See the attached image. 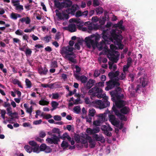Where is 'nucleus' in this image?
Wrapping results in <instances>:
<instances>
[{"instance_id": "f257e3e1", "label": "nucleus", "mask_w": 156, "mask_h": 156, "mask_svg": "<svg viewBox=\"0 0 156 156\" xmlns=\"http://www.w3.org/2000/svg\"><path fill=\"white\" fill-rule=\"evenodd\" d=\"M122 90L121 87H118L115 88L114 90L110 92L112 101L115 102L116 107L118 108H121L126 105V101L122 100L124 95L122 93Z\"/></svg>"}, {"instance_id": "f03ea898", "label": "nucleus", "mask_w": 156, "mask_h": 156, "mask_svg": "<svg viewBox=\"0 0 156 156\" xmlns=\"http://www.w3.org/2000/svg\"><path fill=\"white\" fill-rule=\"evenodd\" d=\"M100 36L98 34H92L85 39V41L86 43V45L89 48L91 47V45L93 48L95 47L99 48V50L101 51L103 48V46L101 44L99 47L98 42L100 38Z\"/></svg>"}, {"instance_id": "7ed1b4c3", "label": "nucleus", "mask_w": 156, "mask_h": 156, "mask_svg": "<svg viewBox=\"0 0 156 156\" xmlns=\"http://www.w3.org/2000/svg\"><path fill=\"white\" fill-rule=\"evenodd\" d=\"M122 32V30H112L110 32L111 40L115 44L118 45L119 48L121 49L123 48V45L121 43L123 38L121 34Z\"/></svg>"}, {"instance_id": "20e7f679", "label": "nucleus", "mask_w": 156, "mask_h": 156, "mask_svg": "<svg viewBox=\"0 0 156 156\" xmlns=\"http://www.w3.org/2000/svg\"><path fill=\"white\" fill-rule=\"evenodd\" d=\"M112 109L114 112L115 115L120 120L124 121H127V117L125 115H126L129 113L130 109L129 107L124 106L121 108L119 111L116 108L115 105H113Z\"/></svg>"}, {"instance_id": "39448f33", "label": "nucleus", "mask_w": 156, "mask_h": 156, "mask_svg": "<svg viewBox=\"0 0 156 156\" xmlns=\"http://www.w3.org/2000/svg\"><path fill=\"white\" fill-rule=\"evenodd\" d=\"M74 48L73 47H71L69 46L66 47H63L61 49L60 53L62 55H65V57L67 58L68 60L73 63L76 62V60L74 59L73 57L70 56L73 55L75 58L76 57V55L73 52Z\"/></svg>"}, {"instance_id": "423d86ee", "label": "nucleus", "mask_w": 156, "mask_h": 156, "mask_svg": "<svg viewBox=\"0 0 156 156\" xmlns=\"http://www.w3.org/2000/svg\"><path fill=\"white\" fill-rule=\"evenodd\" d=\"M110 50L108 51L107 56L110 61L116 63L119 59L118 55H115L118 52L115 51L117 49L116 47L113 44H111L110 46Z\"/></svg>"}, {"instance_id": "0eeeda50", "label": "nucleus", "mask_w": 156, "mask_h": 156, "mask_svg": "<svg viewBox=\"0 0 156 156\" xmlns=\"http://www.w3.org/2000/svg\"><path fill=\"white\" fill-rule=\"evenodd\" d=\"M102 92L103 90L101 88L95 86L89 90L88 93L92 97L97 96L98 98H101L103 97Z\"/></svg>"}, {"instance_id": "6e6552de", "label": "nucleus", "mask_w": 156, "mask_h": 156, "mask_svg": "<svg viewBox=\"0 0 156 156\" xmlns=\"http://www.w3.org/2000/svg\"><path fill=\"white\" fill-rule=\"evenodd\" d=\"M106 83L107 86L105 88V90L107 91L111 90L115 87H116V88L119 87L118 86L120 85L119 83L116 82L113 80H110L106 82Z\"/></svg>"}, {"instance_id": "1a4fd4ad", "label": "nucleus", "mask_w": 156, "mask_h": 156, "mask_svg": "<svg viewBox=\"0 0 156 156\" xmlns=\"http://www.w3.org/2000/svg\"><path fill=\"white\" fill-rule=\"evenodd\" d=\"M55 12L56 16L60 20H65L69 18V15L66 14L65 11H62V12H60L58 10L56 9Z\"/></svg>"}, {"instance_id": "9d476101", "label": "nucleus", "mask_w": 156, "mask_h": 156, "mask_svg": "<svg viewBox=\"0 0 156 156\" xmlns=\"http://www.w3.org/2000/svg\"><path fill=\"white\" fill-rule=\"evenodd\" d=\"M70 21H71L73 22L76 23L77 27L78 29L79 30L80 28L82 27L84 25L87 26L90 23V22H87L84 23L83 22L81 21L80 19L79 18H73L70 20Z\"/></svg>"}, {"instance_id": "9b49d317", "label": "nucleus", "mask_w": 156, "mask_h": 156, "mask_svg": "<svg viewBox=\"0 0 156 156\" xmlns=\"http://www.w3.org/2000/svg\"><path fill=\"white\" fill-rule=\"evenodd\" d=\"M52 136H53L52 138H48L46 139V141L50 144H58V142L60 141L59 137L58 136H56L55 134H52Z\"/></svg>"}, {"instance_id": "f8f14e48", "label": "nucleus", "mask_w": 156, "mask_h": 156, "mask_svg": "<svg viewBox=\"0 0 156 156\" xmlns=\"http://www.w3.org/2000/svg\"><path fill=\"white\" fill-rule=\"evenodd\" d=\"M109 121L115 127L119 126L120 122L119 120H116L115 116L113 115H110L109 116Z\"/></svg>"}, {"instance_id": "ddd939ff", "label": "nucleus", "mask_w": 156, "mask_h": 156, "mask_svg": "<svg viewBox=\"0 0 156 156\" xmlns=\"http://www.w3.org/2000/svg\"><path fill=\"white\" fill-rule=\"evenodd\" d=\"M97 104L99 105V108L100 109H103L109 106L110 102H105L100 100H98L96 102Z\"/></svg>"}, {"instance_id": "4468645a", "label": "nucleus", "mask_w": 156, "mask_h": 156, "mask_svg": "<svg viewBox=\"0 0 156 156\" xmlns=\"http://www.w3.org/2000/svg\"><path fill=\"white\" fill-rule=\"evenodd\" d=\"M123 23V21L122 20H120L119 22L117 23V24H115L113 26V27L114 28H115V30H119L118 29H117L118 28L120 30H125V27L122 26V24ZM112 30H114V29H113Z\"/></svg>"}, {"instance_id": "2eb2a0df", "label": "nucleus", "mask_w": 156, "mask_h": 156, "mask_svg": "<svg viewBox=\"0 0 156 156\" xmlns=\"http://www.w3.org/2000/svg\"><path fill=\"white\" fill-rule=\"evenodd\" d=\"M86 139H87L89 143V146L90 148H93L95 147L96 143L92 139L91 137L88 134H86Z\"/></svg>"}, {"instance_id": "dca6fc26", "label": "nucleus", "mask_w": 156, "mask_h": 156, "mask_svg": "<svg viewBox=\"0 0 156 156\" xmlns=\"http://www.w3.org/2000/svg\"><path fill=\"white\" fill-rule=\"evenodd\" d=\"M2 105L5 108H7L6 110L7 111V114L9 116L12 112L10 104L9 102H4Z\"/></svg>"}, {"instance_id": "f3484780", "label": "nucleus", "mask_w": 156, "mask_h": 156, "mask_svg": "<svg viewBox=\"0 0 156 156\" xmlns=\"http://www.w3.org/2000/svg\"><path fill=\"white\" fill-rule=\"evenodd\" d=\"M112 31V30L110 31V33L111 32V31ZM108 29L106 30H103L102 33V38L105 41H107L108 39H109L110 40V38L111 37V33L110 34V37L109 36V34H108Z\"/></svg>"}, {"instance_id": "a211bd4d", "label": "nucleus", "mask_w": 156, "mask_h": 156, "mask_svg": "<svg viewBox=\"0 0 156 156\" xmlns=\"http://www.w3.org/2000/svg\"><path fill=\"white\" fill-rule=\"evenodd\" d=\"M140 83L141 84L142 86L143 87H145L147 86L148 83V79L146 76L141 77L140 78Z\"/></svg>"}, {"instance_id": "6ab92c4d", "label": "nucleus", "mask_w": 156, "mask_h": 156, "mask_svg": "<svg viewBox=\"0 0 156 156\" xmlns=\"http://www.w3.org/2000/svg\"><path fill=\"white\" fill-rule=\"evenodd\" d=\"M93 138L97 141H99L102 142V140L104 139V137L102 134L99 135L97 134H95L92 136Z\"/></svg>"}, {"instance_id": "aec40b11", "label": "nucleus", "mask_w": 156, "mask_h": 156, "mask_svg": "<svg viewBox=\"0 0 156 156\" xmlns=\"http://www.w3.org/2000/svg\"><path fill=\"white\" fill-rule=\"evenodd\" d=\"M119 72L116 71L115 72H111L109 73L108 75L110 80H113V79L118 76L119 75Z\"/></svg>"}, {"instance_id": "412c9836", "label": "nucleus", "mask_w": 156, "mask_h": 156, "mask_svg": "<svg viewBox=\"0 0 156 156\" xmlns=\"http://www.w3.org/2000/svg\"><path fill=\"white\" fill-rule=\"evenodd\" d=\"M73 4V2L71 1H67L62 2V8H68L71 7Z\"/></svg>"}, {"instance_id": "4be33fe9", "label": "nucleus", "mask_w": 156, "mask_h": 156, "mask_svg": "<svg viewBox=\"0 0 156 156\" xmlns=\"http://www.w3.org/2000/svg\"><path fill=\"white\" fill-rule=\"evenodd\" d=\"M95 81L92 79H90L86 84V88L88 89H90L94 85Z\"/></svg>"}, {"instance_id": "5701e85b", "label": "nucleus", "mask_w": 156, "mask_h": 156, "mask_svg": "<svg viewBox=\"0 0 156 156\" xmlns=\"http://www.w3.org/2000/svg\"><path fill=\"white\" fill-rule=\"evenodd\" d=\"M68 30L71 32H73L76 31V28L75 24H70L68 27Z\"/></svg>"}, {"instance_id": "b1692460", "label": "nucleus", "mask_w": 156, "mask_h": 156, "mask_svg": "<svg viewBox=\"0 0 156 156\" xmlns=\"http://www.w3.org/2000/svg\"><path fill=\"white\" fill-rule=\"evenodd\" d=\"M86 26H88V30L89 31V32L93 30H95L98 29V28L95 27V25L94 24L92 23H91L90 22L88 25H87Z\"/></svg>"}, {"instance_id": "393cba45", "label": "nucleus", "mask_w": 156, "mask_h": 156, "mask_svg": "<svg viewBox=\"0 0 156 156\" xmlns=\"http://www.w3.org/2000/svg\"><path fill=\"white\" fill-rule=\"evenodd\" d=\"M21 17V16L20 14L14 12H12L10 16V18L14 20H16L18 17L20 18Z\"/></svg>"}, {"instance_id": "a878e982", "label": "nucleus", "mask_w": 156, "mask_h": 156, "mask_svg": "<svg viewBox=\"0 0 156 156\" xmlns=\"http://www.w3.org/2000/svg\"><path fill=\"white\" fill-rule=\"evenodd\" d=\"M55 5L59 9H62V2L60 3L58 1L55 0L54 1Z\"/></svg>"}, {"instance_id": "bb28decb", "label": "nucleus", "mask_w": 156, "mask_h": 156, "mask_svg": "<svg viewBox=\"0 0 156 156\" xmlns=\"http://www.w3.org/2000/svg\"><path fill=\"white\" fill-rule=\"evenodd\" d=\"M78 5H73L72 6V7L70 9L71 10V14L74 15L77 9V7Z\"/></svg>"}, {"instance_id": "cd10ccee", "label": "nucleus", "mask_w": 156, "mask_h": 156, "mask_svg": "<svg viewBox=\"0 0 156 156\" xmlns=\"http://www.w3.org/2000/svg\"><path fill=\"white\" fill-rule=\"evenodd\" d=\"M101 129L104 132L107 130H109L110 131H112V129L109 126H107L105 125H102L101 127Z\"/></svg>"}, {"instance_id": "c85d7f7f", "label": "nucleus", "mask_w": 156, "mask_h": 156, "mask_svg": "<svg viewBox=\"0 0 156 156\" xmlns=\"http://www.w3.org/2000/svg\"><path fill=\"white\" fill-rule=\"evenodd\" d=\"M142 75H143L144 77L146 76V74L145 69H142L137 74L138 77Z\"/></svg>"}, {"instance_id": "c756f323", "label": "nucleus", "mask_w": 156, "mask_h": 156, "mask_svg": "<svg viewBox=\"0 0 156 156\" xmlns=\"http://www.w3.org/2000/svg\"><path fill=\"white\" fill-rule=\"evenodd\" d=\"M48 71V69L45 67H44L43 68H42L39 70V73L41 74L46 75Z\"/></svg>"}, {"instance_id": "7c9ffc66", "label": "nucleus", "mask_w": 156, "mask_h": 156, "mask_svg": "<svg viewBox=\"0 0 156 156\" xmlns=\"http://www.w3.org/2000/svg\"><path fill=\"white\" fill-rule=\"evenodd\" d=\"M96 111L93 108H91L89 109V115H90L91 116L93 117Z\"/></svg>"}, {"instance_id": "2f4dec72", "label": "nucleus", "mask_w": 156, "mask_h": 156, "mask_svg": "<svg viewBox=\"0 0 156 156\" xmlns=\"http://www.w3.org/2000/svg\"><path fill=\"white\" fill-rule=\"evenodd\" d=\"M18 114L16 112H12L10 114V115L9 116L11 117L10 119L12 120L14 118H16L18 117Z\"/></svg>"}, {"instance_id": "473e14b6", "label": "nucleus", "mask_w": 156, "mask_h": 156, "mask_svg": "<svg viewBox=\"0 0 156 156\" xmlns=\"http://www.w3.org/2000/svg\"><path fill=\"white\" fill-rule=\"evenodd\" d=\"M82 42L80 40H78L77 43H75L74 45V47L75 49H76L78 50H79L80 49V45L82 44Z\"/></svg>"}, {"instance_id": "72a5a7b5", "label": "nucleus", "mask_w": 156, "mask_h": 156, "mask_svg": "<svg viewBox=\"0 0 156 156\" xmlns=\"http://www.w3.org/2000/svg\"><path fill=\"white\" fill-rule=\"evenodd\" d=\"M69 144L66 141L63 140L62 141L61 144V147L63 148H66L68 147Z\"/></svg>"}, {"instance_id": "f704fd0d", "label": "nucleus", "mask_w": 156, "mask_h": 156, "mask_svg": "<svg viewBox=\"0 0 156 156\" xmlns=\"http://www.w3.org/2000/svg\"><path fill=\"white\" fill-rule=\"evenodd\" d=\"M24 148L28 153H30L32 152V148L28 145L25 146L24 147Z\"/></svg>"}, {"instance_id": "c9c22d12", "label": "nucleus", "mask_w": 156, "mask_h": 156, "mask_svg": "<svg viewBox=\"0 0 156 156\" xmlns=\"http://www.w3.org/2000/svg\"><path fill=\"white\" fill-rule=\"evenodd\" d=\"M99 120L101 121L102 123L105 121V115L102 114H100L98 116Z\"/></svg>"}, {"instance_id": "e433bc0d", "label": "nucleus", "mask_w": 156, "mask_h": 156, "mask_svg": "<svg viewBox=\"0 0 156 156\" xmlns=\"http://www.w3.org/2000/svg\"><path fill=\"white\" fill-rule=\"evenodd\" d=\"M80 80L82 83H85L87 82V78L84 76H82L80 77Z\"/></svg>"}, {"instance_id": "4c0bfd02", "label": "nucleus", "mask_w": 156, "mask_h": 156, "mask_svg": "<svg viewBox=\"0 0 156 156\" xmlns=\"http://www.w3.org/2000/svg\"><path fill=\"white\" fill-rule=\"evenodd\" d=\"M26 85L27 88H30L31 87L32 84L31 81L28 79L25 80Z\"/></svg>"}, {"instance_id": "58836bf2", "label": "nucleus", "mask_w": 156, "mask_h": 156, "mask_svg": "<svg viewBox=\"0 0 156 156\" xmlns=\"http://www.w3.org/2000/svg\"><path fill=\"white\" fill-rule=\"evenodd\" d=\"M93 135L96 134V133H99L100 131V129L99 127H97L96 128L92 129Z\"/></svg>"}, {"instance_id": "ea45409f", "label": "nucleus", "mask_w": 156, "mask_h": 156, "mask_svg": "<svg viewBox=\"0 0 156 156\" xmlns=\"http://www.w3.org/2000/svg\"><path fill=\"white\" fill-rule=\"evenodd\" d=\"M74 139L76 142L79 143L80 141V136L78 134H75L74 135Z\"/></svg>"}, {"instance_id": "a19ab883", "label": "nucleus", "mask_w": 156, "mask_h": 156, "mask_svg": "<svg viewBox=\"0 0 156 156\" xmlns=\"http://www.w3.org/2000/svg\"><path fill=\"white\" fill-rule=\"evenodd\" d=\"M49 102L44 100H40L39 101V104L41 105H48Z\"/></svg>"}, {"instance_id": "79ce46f5", "label": "nucleus", "mask_w": 156, "mask_h": 156, "mask_svg": "<svg viewBox=\"0 0 156 156\" xmlns=\"http://www.w3.org/2000/svg\"><path fill=\"white\" fill-rule=\"evenodd\" d=\"M4 66L2 63L0 64V69L3 72L5 73V75H6V73H7V70L5 68H3Z\"/></svg>"}, {"instance_id": "37998d69", "label": "nucleus", "mask_w": 156, "mask_h": 156, "mask_svg": "<svg viewBox=\"0 0 156 156\" xmlns=\"http://www.w3.org/2000/svg\"><path fill=\"white\" fill-rule=\"evenodd\" d=\"M39 145L37 144L36 146H34V148H32V151L34 152L38 153L40 151H39Z\"/></svg>"}, {"instance_id": "c03bdc74", "label": "nucleus", "mask_w": 156, "mask_h": 156, "mask_svg": "<svg viewBox=\"0 0 156 156\" xmlns=\"http://www.w3.org/2000/svg\"><path fill=\"white\" fill-rule=\"evenodd\" d=\"M52 132L53 133H57L58 134V136L59 137L60 136V131L58 128H54L52 130Z\"/></svg>"}, {"instance_id": "a18cd8bd", "label": "nucleus", "mask_w": 156, "mask_h": 156, "mask_svg": "<svg viewBox=\"0 0 156 156\" xmlns=\"http://www.w3.org/2000/svg\"><path fill=\"white\" fill-rule=\"evenodd\" d=\"M39 150L40 151H44L45 150L46 147V145L44 144H42L39 147Z\"/></svg>"}, {"instance_id": "49530a36", "label": "nucleus", "mask_w": 156, "mask_h": 156, "mask_svg": "<svg viewBox=\"0 0 156 156\" xmlns=\"http://www.w3.org/2000/svg\"><path fill=\"white\" fill-rule=\"evenodd\" d=\"M96 11L97 14H101L103 12V9L101 7L96 9Z\"/></svg>"}, {"instance_id": "de8ad7c7", "label": "nucleus", "mask_w": 156, "mask_h": 156, "mask_svg": "<svg viewBox=\"0 0 156 156\" xmlns=\"http://www.w3.org/2000/svg\"><path fill=\"white\" fill-rule=\"evenodd\" d=\"M19 3L18 4H14V5L16 6V9L23 10V6L21 5H19Z\"/></svg>"}, {"instance_id": "09e8293b", "label": "nucleus", "mask_w": 156, "mask_h": 156, "mask_svg": "<svg viewBox=\"0 0 156 156\" xmlns=\"http://www.w3.org/2000/svg\"><path fill=\"white\" fill-rule=\"evenodd\" d=\"M101 72L97 69L95 70L94 74V76L96 77L98 76L100 74Z\"/></svg>"}, {"instance_id": "8fccbe9b", "label": "nucleus", "mask_w": 156, "mask_h": 156, "mask_svg": "<svg viewBox=\"0 0 156 156\" xmlns=\"http://www.w3.org/2000/svg\"><path fill=\"white\" fill-rule=\"evenodd\" d=\"M83 138H84V139H81V143L83 144H86L87 146L88 142L87 141V139H86V135L85 136L83 137Z\"/></svg>"}, {"instance_id": "3c124183", "label": "nucleus", "mask_w": 156, "mask_h": 156, "mask_svg": "<svg viewBox=\"0 0 156 156\" xmlns=\"http://www.w3.org/2000/svg\"><path fill=\"white\" fill-rule=\"evenodd\" d=\"M73 109L74 111L77 114H78L80 112V108L79 106H75Z\"/></svg>"}, {"instance_id": "603ef678", "label": "nucleus", "mask_w": 156, "mask_h": 156, "mask_svg": "<svg viewBox=\"0 0 156 156\" xmlns=\"http://www.w3.org/2000/svg\"><path fill=\"white\" fill-rule=\"evenodd\" d=\"M0 110L1 113V117L4 119H5V115L6 113V111L4 109H0Z\"/></svg>"}, {"instance_id": "864d4df0", "label": "nucleus", "mask_w": 156, "mask_h": 156, "mask_svg": "<svg viewBox=\"0 0 156 156\" xmlns=\"http://www.w3.org/2000/svg\"><path fill=\"white\" fill-rule=\"evenodd\" d=\"M15 33L17 35L21 36L23 35V33L22 30L20 29H18L15 31Z\"/></svg>"}, {"instance_id": "5fc2aeb1", "label": "nucleus", "mask_w": 156, "mask_h": 156, "mask_svg": "<svg viewBox=\"0 0 156 156\" xmlns=\"http://www.w3.org/2000/svg\"><path fill=\"white\" fill-rule=\"evenodd\" d=\"M51 66L52 67L56 68L58 66L57 62L56 61H54L51 62Z\"/></svg>"}, {"instance_id": "6e6d98bb", "label": "nucleus", "mask_w": 156, "mask_h": 156, "mask_svg": "<svg viewBox=\"0 0 156 156\" xmlns=\"http://www.w3.org/2000/svg\"><path fill=\"white\" fill-rule=\"evenodd\" d=\"M29 144L32 147L36 146L37 145V143L34 140H31L29 142Z\"/></svg>"}, {"instance_id": "4d7b16f0", "label": "nucleus", "mask_w": 156, "mask_h": 156, "mask_svg": "<svg viewBox=\"0 0 156 156\" xmlns=\"http://www.w3.org/2000/svg\"><path fill=\"white\" fill-rule=\"evenodd\" d=\"M68 134V133H65L63 134L62 135V136H59L60 139H61L63 140H65Z\"/></svg>"}, {"instance_id": "13d9d810", "label": "nucleus", "mask_w": 156, "mask_h": 156, "mask_svg": "<svg viewBox=\"0 0 156 156\" xmlns=\"http://www.w3.org/2000/svg\"><path fill=\"white\" fill-rule=\"evenodd\" d=\"M51 106L52 107L57 108L58 105V103L56 101H52L51 103Z\"/></svg>"}, {"instance_id": "bf43d9fd", "label": "nucleus", "mask_w": 156, "mask_h": 156, "mask_svg": "<svg viewBox=\"0 0 156 156\" xmlns=\"http://www.w3.org/2000/svg\"><path fill=\"white\" fill-rule=\"evenodd\" d=\"M51 39V37L50 36H47L44 37V40L47 42L48 43Z\"/></svg>"}, {"instance_id": "052dcab7", "label": "nucleus", "mask_w": 156, "mask_h": 156, "mask_svg": "<svg viewBox=\"0 0 156 156\" xmlns=\"http://www.w3.org/2000/svg\"><path fill=\"white\" fill-rule=\"evenodd\" d=\"M102 123L101 122V121L98 120H95L93 122V125L96 126H99L100 124Z\"/></svg>"}, {"instance_id": "680f3d73", "label": "nucleus", "mask_w": 156, "mask_h": 156, "mask_svg": "<svg viewBox=\"0 0 156 156\" xmlns=\"http://www.w3.org/2000/svg\"><path fill=\"white\" fill-rule=\"evenodd\" d=\"M32 51L30 48H27L25 51V54L26 56L30 55L32 53Z\"/></svg>"}, {"instance_id": "e2e57ef3", "label": "nucleus", "mask_w": 156, "mask_h": 156, "mask_svg": "<svg viewBox=\"0 0 156 156\" xmlns=\"http://www.w3.org/2000/svg\"><path fill=\"white\" fill-rule=\"evenodd\" d=\"M109 131H110L109 130H107L103 132V133L107 136H111L112 135V134L111 132H109Z\"/></svg>"}, {"instance_id": "0e129e2a", "label": "nucleus", "mask_w": 156, "mask_h": 156, "mask_svg": "<svg viewBox=\"0 0 156 156\" xmlns=\"http://www.w3.org/2000/svg\"><path fill=\"white\" fill-rule=\"evenodd\" d=\"M45 152L46 153H49L52 152V149H51L49 146H46V147L45 148V150H44Z\"/></svg>"}, {"instance_id": "69168bd1", "label": "nucleus", "mask_w": 156, "mask_h": 156, "mask_svg": "<svg viewBox=\"0 0 156 156\" xmlns=\"http://www.w3.org/2000/svg\"><path fill=\"white\" fill-rule=\"evenodd\" d=\"M130 66L127 65H125L123 67V71L124 73H125L126 72L128 71V68Z\"/></svg>"}, {"instance_id": "338daca9", "label": "nucleus", "mask_w": 156, "mask_h": 156, "mask_svg": "<svg viewBox=\"0 0 156 156\" xmlns=\"http://www.w3.org/2000/svg\"><path fill=\"white\" fill-rule=\"evenodd\" d=\"M82 12L80 10H78L76 12L75 14V16L76 17L82 16Z\"/></svg>"}, {"instance_id": "774afa93", "label": "nucleus", "mask_w": 156, "mask_h": 156, "mask_svg": "<svg viewBox=\"0 0 156 156\" xmlns=\"http://www.w3.org/2000/svg\"><path fill=\"white\" fill-rule=\"evenodd\" d=\"M93 0V5L95 7L98 6L99 5V3L98 0Z\"/></svg>"}]
</instances>
